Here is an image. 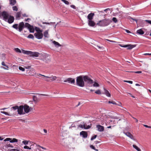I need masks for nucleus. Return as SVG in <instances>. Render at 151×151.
<instances>
[{"instance_id": "f257e3e1", "label": "nucleus", "mask_w": 151, "mask_h": 151, "mask_svg": "<svg viewBox=\"0 0 151 151\" xmlns=\"http://www.w3.org/2000/svg\"><path fill=\"white\" fill-rule=\"evenodd\" d=\"M2 17L3 19L9 24L12 23L14 20V17L9 15L8 13L6 11H3L1 12Z\"/></svg>"}, {"instance_id": "f03ea898", "label": "nucleus", "mask_w": 151, "mask_h": 151, "mask_svg": "<svg viewBox=\"0 0 151 151\" xmlns=\"http://www.w3.org/2000/svg\"><path fill=\"white\" fill-rule=\"evenodd\" d=\"M76 85L80 87L85 86V82L82 75L80 76L76 77Z\"/></svg>"}, {"instance_id": "7ed1b4c3", "label": "nucleus", "mask_w": 151, "mask_h": 151, "mask_svg": "<svg viewBox=\"0 0 151 151\" xmlns=\"http://www.w3.org/2000/svg\"><path fill=\"white\" fill-rule=\"evenodd\" d=\"M111 21L109 19H104L100 20L97 23V24L101 27L106 26L109 25Z\"/></svg>"}, {"instance_id": "20e7f679", "label": "nucleus", "mask_w": 151, "mask_h": 151, "mask_svg": "<svg viewBox=\"0 0 151 151\" xmlns=\"http://www.w3.org/2000/svg\"><path fill=\"white\" fill-rule=\"evenodd\" d=\"M23 53L25 54L29 55L32 57H38L39 54V53L37 52H32L30 51L24 50Z\"/></svg>"}, {"instance_id": "39448f33", "label": "nucleus", "mask_w": 151, "mask_h": 151, "mask_svg": "<svg viewBox=\"0 0 151 151\" xmlns=\"http://www.w3.org/2000/svg\"><path fill=\"white\" fill-rule=\"evenodd\" d=\"M41 76H42L46 78H50V79H44L45 81L47 82H50L52 81H53L56 80L57 79V77L56 76H45L44 75L40 74Z\"/></svg>"}, {"instance_id": "423d86ee", "label": "nucleus", "mask_w": 151, "mask_h": 151, "mask_svg": "<svg viewBox=\"0 0 151 151\" xmlns=\"http://www.w3.org/2000/svg\"><path fill=\"white\" fill-rule=\"evenodd\" d=\"M84 82H87L88 83L92 84L93 83V81L88 76L82 75Z\"/></svg>"}, {"instance_id": "0eeeda50", "label": "nucleus", "mask_w": 151, "mask_h": 151, "mask_svg": "<svg viewBox=\"0 0 151 151\" xmlns=\"http://www.w3.org/2000/svg\"><path fill=\"white\" fill-rule=\"evenodd\" d=\"M24 112H25V114L28 113L29 112L33 111V108H32L29 107L27 105H24Z\"/></svg>"}, {"instance_id": "6e6552de", "label": "nucleus", "mask_w": 151, "mask_h": 151, "mask_svg": "<svg viewBox=\"0 0 151 151\" xmlns=\"http://www.w3.org/2000/svg\"><path fill=\"white\" fill-rule=\"evenodd\" d=\"M24 106H20L19 107L17 112L18 114L20 115L24 114L25 112L23 111Z\"/></svg>"}, {"instance_id": "1a4fd4ad", "label": "nucleus", "mask_w": 151, "mask_h": 151, "mask_svg": "<svg viewBox=\"0 0 151 151\" xmlns=\"http://www.w3.org/2000/svg\"><path fill=\"white\" fill-rule=\"evenodd\" d=\"M64 82H68L71 84H74L75 83V80L72 78H68L64 81Z\"/></svg>"}, {"instance_id": "9d476101", "label": "nucleus", "mask_w": 151, "mask_h": 151, "mask_svg": "<svg viewBox=\"0 0 151 151\" xmlns=\"http://www.w3.org/2000/svg\"><path fill=\"white\" fill-rule=\"evenodd\" d=\"M34 35L36 38L38 39H40L42 38L43 35L42 32H36L35 33Z\"/></svg>"}, {"instance_id": "9b49d317", "label": "nucleus", "mask_w": 151, "mask_h": 151, "mask_svg": "<svg viewBox=\"0 0 151 151\" xmlns=\"http://www.w3.org/2000/svg\"><path fill=\"white\" fill-rule=\"evenodd\" d=\"M4 141L5 142L9 141V142L10 143H14L15 142H17L18 139L14 138L12 139L9 138H7L5 139L4 140Z\"/></svg>"}, {"instance_id": "f8f14e48", "label": "nucleus", "mask_w": 151, "mask_h": 151, "mask_svg": "<svg viewBox=\"0 0 151 151\" xmlns=\"http://www.w3.org/2000/svg\"><path fill=\"white\" fill-rule=\"evenodd\" d=\"M18 29L19 32L22 31L24 27V24L23 22H22L19 23L18 25Z\"/></svg>"}, {"instance_id": "ddd939ff", "label": "nucleus", "mask_w": 151, "mask_h": 151, "mask_svg": "<svg viewBox=\"0 0 151 151\" xmlns=\"http://www.w3.org/2000/svg\"><path fill=\"white\" fill-rule=\"evenodd\" d=\"M124 133L128 137L131 139L133 140H135V139L134 138L132 134H131L129 132H124Z\"/></svg>"}, {"instance_id": "4468645a", "label": "nucleus", "mask_w": 151, "mask_h": 151, "mask_svg": "<svg viewBox=\"0 0 151 151\" xmlns=\"http://www.w3.org/2000/svg\"><path fill=\"white\" fill-rule=\"evenodd\" d=\"M30 71H32L33 72V73H29V75L32 76H38L39 75L41 76L40 74H37L36 72H35V70L33 68H32L31 69Z\"/></svg>"}, {"instance_id": "2eb2a0df", "label": "nucleus", "mask_w": 151, "mask_h": 151, "mask_svg": "<svg viewBox=\"0 0 151 151\" xmlns=\"http://www.w3.org/2000/svg\"><path fill=\"white\" fill-rule=\"evenodd\" d=\"M96 128H97V130L99 132H103L104 130V127L100 125H97Z\"/></svg>"}, {"instance_id": "dca6fc26", "label": "nucleus", "mask_w": 151, "mask_h": 151, "mask_svg": "<svg viewBox=\"0 0 151 151\" xmlns=\"http://www.w3.org/2000/svg\"><path fill=\"white\" fill-rule=\"evenodd\" d=\"M94 15V14L93 13H91L89 14L87 16V18L88 19V21L92 20Z\"/></svg>"}, {"instance_id": "f3484780", "label": "nucleus", "mask_w": 151, "mask_h": 151, "mask_svg": "<svg viewBox=\"0 0 151 151\" xmlns=\"http://www.w3.org/2000/svg\"><path fill=\"white\" fill-rule=\"evenodd\" d=\"M80 135H82L83 138H86L88 136L87 133L85 131H82L80 132Z\"/></svg>"}, {"instance_id": "a211bd4d", "label": "nucleus", "mask_w": 151, "mask_h": 151, "mask_svg": "<svg viewBox=\"0 0 151 151\" xmlns=\"http://www.w3.org/2000/svg\"><path fill=\"white\" fill-rule=\"evenodd\" d=\"M88 24L89 26L91 27H93L95 24V23L92 20H90L88 21Z\"/></svg>"}, {"instance_id": "6ab92c4d", "label": "nucleus", "mask_w": 151, "mask_h": 151, "mask_svg": "<svg viewBox=\"0 0 151 151\" xmlns=\"http://www.w3.org/2000/svg\"><path fill=\"white\" fill-rule=\"evenodd\" d=\"M83 126H84V129H89L91 127V124L90 125H87L84 122H83Z\"/></svg>"}, {"instance_id": "aec40b11", "label": "nucleus", "mask_w": 151, "mask_h": 151, "mask_svg": "<svg viewBox=\"0 0 151 151\" xmlns=\"http://www.w3.org/2000/svg\"><path fill=\"white\" fill-rule=\"evenodd\" d=\"M44 36L45 37L48 38L49 35L48 34V30H45L44 32Z\"/></svg>"}, {"instance_id": "412c9836", "label": "nucleus", "mask_w": 151, "mask_h": 151, "mask_svg": "<svg viewBox=\"0 0 151 151\" xmlns=\"http://www.w3.org/2000/svg\"><path fill=\"white\" fill-rule=\"evenodd\" d=\"M126 45L127 46V47H128L127 49H131L136 46V45Z\"/></svg>"}, {"instance_id": "4be33fe9", "label": "nucleus", "mask_w": 151, "mask_h": 151, "mask_svg": "<svg viewBox=\"0 0 151 151\" xmlns=\"http://www.w3.org/2000/svg\"><path fill=\"white\" fill-rule=\"evenodd\" d=\"M104 91L105 94L106 95L109 97H110L111 94L109 91L106 90V89L105 88H104Z\"/></svg>"}, {"instance_id": "5701e85b", "label": "nucleus", "mask_w": 151, "mask_h": 151, "mask_svg": "<svg viewBox=\"0 0 151 151\" xmlns=\"http://www.w3.org/2000/svg\"><path fill=\"white\" fill-rule=\"evenodd\" d=\"M52 42L55 45V46L57 47L61 46V45L59 43L55 41H53Z\"/></svg>"}, {"instance_id": "b1692460", "label": "nucleus", "mask_w": 151, "mask_h": 151, "mask_svg": "<svg viewBox=\"0 0 151 151\" xmlns=\"http://www.w3.org/2000/svg\"><path fill=\"white\" fill-rule=\"evenodd\" d=\"M28 29H29L30 32L33 33L34 32V29L32 26L31 25L30 27Z\"/></svg>"}, {"instance_id": "393cba45", "label": "nucleus", "mask_w": 151, "mask_h": 151, "mask_svg": "<svg viewBox=\"0 0 151 151\" xmlns=\"http://www.w3.org/2000/svg\"><path fill=\"white\" fill-rule=\"evenodd\" d=\"M137 33L141 35L143 34L144 33V32L141 29L137 30Z\"/></svg>"}, {"instance_id": "a878e982", "label": "nucleus", "mask_w": 151, "mask_h": 151, "mask_svg": "<svg viewBox=\"0 0 151 151\" xmlns=\"http://www.w3.org/2000/svg\"><path fill=\"white\" fill-rule=\"evenodd\" d=\"M21 13L20 12L17 13L16 15V18L19 19L21 15Z\"/></svg>"}, {"instance_id": "bb28decb", "label": "nucleus", "mask_w": 151, "mask_h": 151, "mask_svg": "<svg viewBox=\"0 0 151 151\" xmlns=\"http://www.w3.org/2000/svg\"><path fill=\"white\" fill-rule=\"evenodd\" d=\"M35 30L37 32L41 33L42 32V30H41L40 28L36 27H35Z\"/></svg>"}, {"instance_id": "cd10ccee", "label": "nucleus", "mask_w": 151, "mask_h": 151, "mask_svg": "<svg viewBox=\"0 0 151 151\" xmlns=\"http://www.w3.org/2000/svg\"><path fill=\"white\" fill-rule=\"evenodd\" d=\"M19 108V106H13L11 108V110H18V108Z\"/></svg>"}, {"instance_id": "c85d7f7f", "label": "nucleus", "mask_w": 151, "mask_h": 151, "mask_svg": "<svg viewBox=\"0 0 151 151\" xmlns=\"http://www.w3.org/2000/svg\"><path fill=\"white\" fill-rule=\"evenodd\" d=\"M16 3V0H10V4L12 5H14Z\"/></svg>"}, {"instance_id": "c756f323", "label": "nucleus", "mask_w": 151, "mask_h": 151, "mask_svg": "<svg viewBox=\"0 0 151 151\" xmlns=\"http://www.w3.org/2000/svg\"><path fill=\"white\" fill-rule=\"evenodd\" d=\"M29 142H31L29 141L24 140L22 141V143L24 145H28Z\"/></svg>"}, {"instance_id": "7c9ffc66", "label": "nucleus", "mask_w": 151, "mask_h": 151, "mask_svg": "<svg viewBox=\"0 0 151 151\" xmlns=\"http://www.w3.org/2000/svg\"><path fill=\"white\" fill-rule=\"evenodd\" d=\"M133 147L137 151H141V150L135 145H133Z\"/></svg>"}, {"instance_id": "2f4dec72", "label": "nucleus", "mask_w": 151, "mask_h": 151, "mask_svg": "<svg viewBox=\"0 0 151 151\" xmlns=\"http://www.w3.org/2000/svg\"><path fill=\"white\" fill-rule=\"evenodd\" d=\"M18 24H14L12 26V27L15 29L16 30L18 29Z\"/></svg>"}, {"instance_id": "473e14b6", "label": "nucleus", "mask_w": 151, "mask_h": 151, "mask_svg": "<svg viewBox=\"0 0 151 151\" xmlns=\"http://www.w3.org/2000/svg\"><path fill=\"white\" fill-rule=\"evenodd\" d=\"M98 48L99 51H101L104 50V48L103 47H101L98 45L96 46Z\"/></svg>"}, {"instance_id": "72a5a7b5", "label": "nucleus", "mask_w": 151, "mask_h": 151, "mask_svg": "<svg viewBox=\"0 0 151 151\" xmlns=\"http://www.w3.org/2000/svg\"><path fill=\"white\" fill-rule=\"evenodd\" d=\"M31 25L28 23H26L24 25V27H27V28L30 27Z\"/></svg>"}, {"instance_id": "f704fd0d", "label": "nucleus", "mask_w": 151, "mask_h": 151, "mask_svg": "<svg viewBox=\"0 0 151 151\" xmlns=\"http://www.w3.org/2000/svg\"><path fill=\"white\" fill-rule=\"evenodd\" d=\"M27 37L28 38L32 39H33L34 38V37L33 35L31 34H29L27 36Z\"/></svg>"}, {"instance_id": "c9c22d12", "label": "nucleus", "mask_w": 151, "mask_h": 151, "mask_svg": "<svg viewBox=\"0 0 151 151\" xmlns=\"http://www.w3.org/2000/svg\"><path fill=\"white\" fill-rule=\"evenodd\" d=\"M55 22H50V23L48 22H42V24H46L47 25H50V24H55Z\"/></svg>"}, {"instance_id": "e433bc0d", "label": "nucleus", "mask_w": 151, "mask_h": 151, "mask_svg": "<svg viewBox=\"0 0 151 151\" xmlns=\"http://www.w3.org/2000/svg\"><path fill=\"white\" fill-rule=\"evenodd\" d=\"M83 124H80L78 125V128H84V126H83Z\"/></svg>"}, {"instance_id": "4c0bfd02", "label": "nucleus", "mask_w": 151, "mask_h": 151, "mask_svg": "<svg viewBox=\"0 0 151 151\" xmlns=\"http://www.w3.org/2000/svg\"><path fill=\"white\" fill-rule=\"evenodd\" d=\"M61 1L66 5H69V3L68 1L66 0H61Z\"/></svg>"}, {"instance_id": "58836bf2", "label": "nucleus", "mask_w": 151, "mask_h": 151, "mask_svg": "<svg viewBox=\"0 0 151 151\" xmlns=\"http://www.w3.org/2000/svg\"><path fill=\"white\" fill-rule=\"evenodd\" d=\"M108 103L109 104H113L117 105V104L114 101H108Z\"/></svg>"}, {"instance_id": "ea45409f", "label": "nucleus", "mask_w": 151, "mask_h": 151, "mask_svg": "<svg viewBox=\"0 0 151 151\" xmlns=\"http://www.w3.org/2000/svg\"><path fill=\"white\" fill-rule=\"evenodd\" d=\"M93 86L94 87H98L99 86V85L96 82H94V84H93Z\"/></svg>"}, {"instance_id": "a19ab883", "label": "nucleus", "mask_w": 151, "mask_h": 151, "mask_svg": "<svg viewBox=\"0 0 151 151\" xmlns=\"http://www.w3.org/2000/svg\"><path fill=\"white\" fill-rule=\"evenodd\" d=\"M1 65L4 66H5V67H6V68H9V67L8 66V65H6L4 62H2V63H1Z\"/></svg>"}, {"instance_id": "79ce46f5", "label": "nucleus", "mask_w": 151, "mask_h": 151, "mask_svg": "<svg viewBox=\"0 0 151 151\" xmlns=\"http://www.w3.org/2000/svg\"><path fill=\"white\" fill-rule=\"evenodd\" d=\"M90 147L92 149L96 150V151H98V149H96L95 147L93 145H91L90 146Z\"/></svg>"}, {"instance_id": "37998d69", "label": "nucleus", "mask_w": 151, "mask_h": 151, "mask_svg": "<svg viewBox=\"0 0 151 151\" xmlns=\"http://www.w3.org/2000/svg\"><path fill=\"white\" fill-rule=\"evenodd\" d=\"M112 21L115 23H116L117 22V20L116 17H113L112 19Z\"/></svg>"}, {"instance_id": "c03bdc74", "label": "nucleus", "mask_w": 151, "mask_h": 151, "mask_svg": "<svg viewBox=\"0 0 151 151\" xmlns=\"http://www.w3.org/2000/svg\"><path fill=\"white\" fill-rule=\"evenodd\" d=\"M95 93H96L97 94H100L101 93V91L99 90H97L95 92Z\"/></svg>"}, {"instance_id": "a18cd8bd", "label": "nucleus", "mask_w": 151, "mask_h": 151, "mask_svg": "<svg viewBox=\"0 0 151 151\" xmlns=\"http://www.w3.org/2000/svg\"><path fill=\"white\" fill-rule=\"evenodd\" d=\"M1 113L4 114L6 115H9V114L7 112L4 111H1Z\"/></svg>"}, {"instance_id": "49530a36", "label": "nucleus", "mask_w": 151, "mask_h": 151, "mask_svg": "<svg viewBox=\"0 0 151 151\" xmlns=\"http://www.w3.org/2000/svg\"><path fill=\"white\" fill-rule=\"evenodd\" d=\"M15 50L17 52L21 53V52L20 50L17 48H15Z\"/></svg>"}, {"instance_id": "de8ad7c7", "label": "nucleus", "mask_w": 151, "mask_h": 151, "mask_svg": "<svg viewBox=\"0 0 151 151\" xmlns=\"http://www.w3.org/2000/svg\"><path fill=\"white\" fill-rule=\"evenodd\" d=\"M19 70H20L22 71H24V70H25V69H24V68H22L21 66L19 67Z\"/></svg>"}, {"instance_id": "09e8293b", "label": "nucleus", "mask_w": 151, "mask_h": 151, "mask_svg": "<svg viewBox=\"0 0 151 151\" xmlns=\"http://www.w3.org/2000/svg\"><path fill=\"white\" fill-rule=\"evenodd\" d=\"M96 137H97L96 135H94V136H93L91 137V140H93L94 139H95Z\"/></svg>"}, {"instance_id": "8fccbe9b", "label": "nucleus", "mask_w": 151, "mask_h": 151, "mask_svg": "<svg viewBox=\"0 0 151 151\" xmlns=\"http://www.w3.org/2000/svg\"><path fill=\"white\" fill-rule=\"evenodd\" d=\"M14 11H17L18 9L16 6H14L12 7Z\"/></svg>"}, {"instance_id": "3c124183", "label": "nucleus", "mask_w": 151, "mask_h": 151, "mask_svg": "<svg viewBox=\"0 0 151 151\" xmlns=\"http://www.w3.org/2000/svg\"><path fill=\"white\" fill-rule=\"evenodd\" d=\"M33 99L34 101L35 102H37V98L35 96H33Z\"/></svg>"}, {"instance_id": "603ef678", "label": "nucleus", "mask_w": 151, "mask_h": 151, "mask_svg": "<svg viewBox=\"0 0 151 151\" xmlns=\"http://www.w3.org/2000/svg\"><path fill=\"white\" fill-rule=\"evenodd\" d=\"M128 72H133V73H142V71H134V72H133V71H131V72H130V71H128Z\"/></svg>"}, {"instance_id": "864d4df0", "label": "nucleus", "mask_w": 151, "mask_h": 151, "mask_svg": "<svg viewBox=\"0 0 151 151\" xmlns=\"http://www.w3.org/2000/svg\"><path fill=\"white\" fill-rule=\"evenodd\" d=\"M10 151H19V150L16 149H12L10 150Z\"/></svg>"}, {"instance_id": "5fc2aeb1", "label": "nucleus", "mask_w": 151, "mask_h": 151, "mask_svg": "<svg viewBox=\"0 0 151 151\" xmlns=\"http://www.w3.org/2000/svg\"><path fill=\"white\" fill-rule=\"evenodd\" d=\"M124 81V82H127L130 84H132L133 83V82L132 81Z\"/></svg>"}, {"instance_id": "6e6d98bb", "label": "nucleus", "mask_w": 151, "mask_h": 151, "mask_svg": "<svg viewBox=\"0 0 151 151\" xmlns=\"http://www.w3.org/2000/svg\"><path fill=\"white\" fill-rule=\"evenodd\" d=\"M119 46H121V47H127V46L126 45H123L121 44H119Z\"/></svg>"}, {"instance_id": "4d7b16f0", "label": "nucleus", "mask_w": 151, "mask_h": 151, "mask_svg": "<svg viewBox=\"0 0 151 151\" xmlns=\"http://www.w3.org/2000/svg\"><path fill=\"white\" fill-rule=\"evenodd\" d=\"M145 21L146 22H147L148 23L151 24V20H145Z\"/></svg>"}, {"instance_id": "13d9d810", "label": "nucleus", "mask_w": 151, "mask_h": 151, "mask_svg": "<svg viewBox=\"0 0 151 151\" xmlns=\"http://www.w3.org/2000/svg\"><path fill=\"white\" fill-rule=\"evenodd\" d=\"M70 7L72 8H73V9H76V7L75 6H74V5H71L70 6Z\"/></svg>"}, {"instance_id": "bf43d9fd", "label": "nucleus", "mask_w": 151, "mask_h": 151, "mask_svg": "<svg viewBox=\"0 0 151 151\" xmlns=\"http://www.w3.org/2000/svg\"><path fill=\"white\" fill-rule=\"evenodd\" d=\"M22 16H23V17H28V15L25 14H23Z\"/></svg>"}, {"instance_id": "052dcab7", "label": "nucleus", "mask_w": 151, "mask_h": 151, "mask_svg": "<svg viewBox=\"0 0 151 151\" xmlns=\"http://www.w3.org/2000/svg\"><path fill=\"white\" fill-rule=\"evenodd\" d=\"M130 20L131 21H132L131 20H134V21H136V22H137V20L134 19H133V18H132L131 17L130 18Z\"/></svg>"}, {"instance_id": "680f3d73", "label": "nucleus", "mask_w": 151, "mask_h": 151, "mask_svg": "<svg viewBox=\"0 0 151 151\" xmlns=\"http://www.w3.org/2000/svg\"><path fill=\"white\" fill-rule=\"evenodd\" d=\"M29 148V147L27 145H25L24 147V149H28Z\"/></svg>"}, {"instance_id": "e2e57ef3", "label": "nucleus", "mask_w": 151, "mask_h": 151, "mask_svg": "<svg viewBox=\"0 0 151 151\" xmlns=\"http://www.w3.org/2000/svg\"><path fill=\"white\" fill-rule=\"evenodd\" d=\"M7 146L8 147H13L12 145H11L10 144H8L7 145Z\"/></svg>"}, {"instance_id": "0e129e2a", "label": "nucleus", "mask_w": 151, "mask_h": 151, "mask_svg": "<svg viewBox=\"0 0 151 151\" xmlns=\"http://www.w3.org/2000/svg\"><path fill=\"white\" fill-rule=\"evenodd\" d=\"M106 40H107L108 41H109L110 42H116L115 41H113V40H108V39Z\"/></svg>"}, {"instance_id": "69168bd1", "label": "nucleus", "mask_w": 151, "mask_h": 151, "mask_svg": "<svg viewBox=\"0 0 151 151\" xmlns=\"http://www.w3.org/2000/svg\"><path fill=\"white\" fill-rule=\"evenodd\" d=\"M100 143V142L98 141H96L95 142V143L96 144H97L98 143Z\"/></svg>"}, {"instance_id": "338daca9", "label": "nucleus", "mask_w": 151, "mask_h": 151, "mask_svg": "<svg viewBox=\"0 0 151 151\" xmlns=\"http://www.w3.org/2000/svg\"><path fill=\"white\" fill-rule=\"evenodd\" d=\"M38 147H41V148H42V149H44V150H46V148H44V147H43L40 146V145H39L38 146Z\"/></svg>"}, {"instance_id": "774afa93", "label": "nucleus", "mask_w": 151, "mask_h": 151, "mask_svg": "<svg viewBox=\"0 0 151 151\" xmlns=\"http://www.w3.org/2000/svg\"><path fill=\"white\" fill-rule=\"evenodd\" d=\"M107 118V117L106 116H105L104 117V119H102L103 120V121L104 120H105V121H106V119Z\"/></svg>"}]
</instances>
